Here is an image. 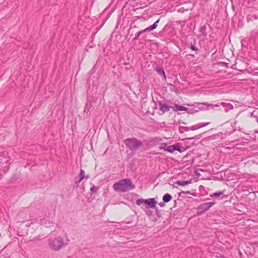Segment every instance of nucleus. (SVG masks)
Instances as JSON below:
<instances>
[{
  "instance_id": "f257e3e1",
  "label": "nucleus",
  "mask_w": 258,
  "mask_h": 258,
  "mask_svg": "<svg viewBox=\"0 0 258 258\" xmlns=\"http://www.w3.org/2000/svg\"><path fill=\"white\" fill-rule=\"evenodd\" d=\"M123 142L126 147L133 153H135L140 149H142V151L147 150L146 148L144 147L143 142L136 138H127Z\"/></svg>"
},
{
  "instance_id": "f03ea898",
  "label": "nucleus",
  "mask_w": 258,
  "mask_h": 258,
  "mask_svg": "<svg viewBox=\"0 0 258 258\" xmlns=\"http://www.w3.org/2000/svg\"><path fill=\"white\" fill-rule=\"evenodd\" d=\"M115 191L118 192H126L133 190L135 186L133 184L130 178H124L118 180L113 185Z\"/></svg>"
},
{
  "instance_id": "7ed1b4c3",
  "label": "nucleus",
  "mask_w": 258,
  "mask_h": 258,
  "mask_svg": "<svg viewBox=\"0 0 258 258\" xmlns=\"http://www.w3.org/2000/svg\"><path fill=\"white\" fill-rule=\"evenodd\" d=\"M49 247L54 251H58L66 244H64L63 238L60 236L53 238H49L48 239Z\"/></svg>"
},
{
  "instance_id": "20e7f679",
  "label": "nucleus",
  "mask_w": 258,
  "mask_h": 258,
  "mask_svg": "<svg viewBox=\"0 0 258 258\" xmlns=\"http://www.w3.org/2000/svg\"><path fill=\"white\" fill-rule=\"evenodd\" d=\"M215 204V202H208L202 204L197 208L198 212L199 213V214H202L205 213V212L209 210V209Z\"/></svg>"
},
{
  "instance_id": "39448f33",
  "label": "nucleus",
  "mask_w": 258,
  "mask_h": 258,
  "mask_svg": "<svg viewBox=\"0 0 258 258\" xmlns=\"http://www.w3.org/2000/svg\"><path fill=\"white\" fill-rule=\"evenodd\" d=\"M145 204L147 205L148 208H155L157 202L154 198H150L147 200H145Z\"/></svg>"
},
{
  "instance_id": "423d86ee",
  "label": "nucleus",
  "mask_w": 258,
  "mask_h": 258,
  "mask_svg": "<svg viewBox=\"0 0 258 258\" xmlns=\"http://www.w3.org/2000/svg\"><path fill=\"white\" fill-rule=\"evenodd\" d=\"M158 103L159 105V110L160 111H162V113L169 111L170 108V106L166 105L161 101H159Z\"/></svg>"
},
{
  "instance_id": "0eeeda50",
  "label": "nucleus",
  "mask_w": 258,
  "mask_h": 258,
  "mask_svg": "<svg viewBox=\"0 0 258 258\" xmlns=\"http://www.w3.org/2000/svg\"><path fill=\"white\" fill-rule=\"evenodd\" d=\"M166 151H168L170 153H172L174 151H180V149L178 145H173L167 146V148L166 149Z\"/></svg>"
},
{
  "instance_id": "6e6552de",
  "label": "nucleus",
  "mask_w": 258,
  "mask_h": 258,
  "mask_svg": "<svg viewBox=\"0 0 258 258\" xmlns=\"http://www.w3.org/2000/svg\"><path fill=\"white\" fill-rule=\"evenodd\" d=\"M160 21V19H158L151 26L146 28L143 30L141 31L140 32H142L143 33L146 32H149L150 31L153 30L154 29H156L157 27V24L159 23Z\"/></svg>"
},
{
  "instance_id": "1a4fd4ad",
  "label": "nucleus",
  "mask_w": 258,
  "mask_h": 258,
  "mask_svg": "<svg viewBox=\"0 0 258 258\" xmlns=\"http://www.w3.org/2000/svg\"><path fill=\"white\" fill-rule=\"evenodd\" d=\"M210 123V122H207L204 123H199L197 125H192L190 127H189V130L195 131L197 129L200 128L201 127L206 126L209 125Z\"/></svg>"
},
{
  "instance_id": "9d476101",
  "label": "nucleus",
  "mask_w": 258,
  "mask_h": 258,
  "mask_svg": "<svg viewBox=\"0 0 258 258\" xmlns=\"http://www.w3.org/2000/svg\"><path fill=\"white\" fill-rule=\"evenodd\" d=\"M155 70L159 75L163 77V80L164 81H165L166 80V77L164 71L162 68L157 67L155 68Z\"/></svg>"
},
{
  "instance_id": "9b49d317",
  "label": "nucleus",
  "mask_w": 258,
  "mask_h": 258,
  "mask_svg": "<svg viewBox=\"0 0 258 258\" xmlns=\"http://www.w3.org/2000/svg\"><path fill=\"white\" fill-rule=\"evenodd\" d=\"M41 223L43 225L46 227H50L53 225V223L52 221H51L50 220L46 219H43Z\"/></svg>"
},
{
  "instance_id": "f8f14e48",
  "label": "nucleus",
  "mask_w": 258,
  "mask_h": 258,
  "mask_svg": "<svg viewBox=\"0 0 258 258\" xmlns=\"http://www.w3.org/2000/svg\"><path fill=\"white\" fill-rule=\"evenodd\" d=\"M191 183V181L190 180H186V181H180L178 180L175 182V184L178 185H181V186H185L186 185H188Z\"/></svg>"
},
{
  "instance_id": "ddd939ff",
  "label": "nucleus",
  "mask_w": 258,
  "mask_h": 258,
  "mask_svg": "<svg viewBox=\"0 0 258 258\" xmlns=\"http://www.w3.org/2000/svg\"><path fill=\"white\" fill-rule=\"evenodd\" d=\"M207 26L206 25H203L201 26L200 28V32L202 34V35L203 36H206L207 35V33L206 31Z\"/></svg>"
},
{
  "instance_id": "4468645a",
  "label": "nucleus",
  "mask_w": 258,
  "mask_h": 258,
  "mask_svg": "<svg viewBox=\"0 0 258 258\" xmlns=\"http://www.w3.org/2000/svg\"><path fill=\"white\" fill-rule=\"evenodd\" d=\"M172 199V196L168 193H166L163 197V201L164 202L168 203Z\"/></svg>"
},
{
  "instance_id": "2eb2a0df",
  "label": "nucleus",
  "mask_w": 258,
  "mask_h": 258,
  "mask_svg": "<svg viewBox=\"0 0 258 258\" xmlns=\"http://www.w3.org/2000/svg\"><path fill=\"white\" fill-rule=\"evenodd\" d=\"M85 178H86V179H88L89 178V176L87 175L85 177V172L84 170L83 169H81L80 173L79 174L80 181L83 180V179Z\"/></svg>"
},
{
  "instance_id": "dca6fc26",
  "label": "nucleus",
  "mask_w": 258,
  "mask_h": 258,
  "mask_svg": "<svg viewBox=\"0 0 258 258\" xmlns=\"http://www.w3.org/2000/svg\"><path fill=\"white\" fill-rule=\"evenodd\" d=\"M224 194V191H219L215 193H213V194L210 195L211 197H218L220 196L221 195H222Z\"/></svg>"
},
{
  "instance_id": "f3484780",
  "label": "nucleus",
  "mask_w": 258,
  "mask_h": 258,
  "mask_svg": "<svg viewBox=\"0 0 258 258\" xmlns=\"http://www.w3.org/2000/svg\"><path fill=\"white\" fill-rule=\"evenodd\" d=\"M175 107L177 110L180 111H185L187 109L186 107L183 106H180L177 104H175Z\"/></svg>"
},
{
  "instance_id": "a211bd4d",
  "label": "nucleus",
  "mask_w": 258,
  "mask_h": 258,
  "mask_svg": "<svg viewBox=\"0 0 258 258\" xmlns=\"http://www.w3.org/2000/svg\"><path fill=\"white\" fill-rule=\"evenodd\" d=\"M258 17L256 15H252V16H248L246 18L247 21L249 22L250 21H252L253 20L257 19Z\"/></svg>"
},
{
  "instance_id": "6ab92c4d",
  "label": "nucleus",
  "mask_w": 258,
  "mask_h": 258,
  "mask_svg": "<svg viewBox=\"0 0 258 258\" xmlns=\"http://www.w3.org/2000/svg\"><path fill=\"white\" fill-rule=\"evenodd\" d=\"M221 105H222L223 107H227L229 109L233 108V105L229 103L222 102L221 103Z\"/></svg>"
},
{
  "instance_id": "aec40b11",
  "label": "nucleus",
  "mask_w": 258,
  "mask_h": 258,
  "mask_svg": "<svg viewBox=\"0 0 258 258\" xmlns=\"http://www.w3.org/2000/svg\"><path fill=\"white\" fill-rule=\"evenodd\" d=\"M145 199H140L136 201V204L138 206H140L142 204H145Z\"/></svg>"
},
{
  "instance_id": "412c9836",
  "label": "nucleus",
  "mask_w": 258,
  "mask_h": 258,
  "mask_svg": "<svg viewBox=\"0 0 258 258\" xmlns=\"http://www.w3.org/2000/svg\"><path fill=\"white\" fill-rule=\"evenodd\" d=\"M98 189V188L96 186H94V185H93L91 188H90V191L93 192V193H96L97 191V190Z\"/></svg>"
},
{
  "instance_id": "4be33fe9",
  "label": "nucleus",
  "mask_w": 258,
  "mask_h": 258,
  "mask_svg": "<svg viewBox=\"0 0 258 258\" xmlns=\"http://www.w3.org/2000/svg\"><path fill=\"white\" fill-rule=\"evenodd\" d=\"M167 145L166 143H162L161 145L159 147V149H163L166 151V149L167 148Z\"/></svg>"
},
{
  "instance_id": "5701e85b",
  "label": "nucleus",
  "mask_w": 258,
  "mask_h": 258,
  "mask_svg": "<svg viewBox=\"0 0 258 258\" xmlns=\"http://www.w3.org/2000/svg\"><path fill=\"white\" fill-rule=\"evenodd\" d=\"M141 34H142V32H140V31L138 32L136 34V35H135V37L134 38V40H137V39L139 38V37L140 35Z\"/></svg>"
},
{
  "instance_id": "b1692460",
  "label": "nucleus",
  "mask_w": 258,
  "mask_h": 258,
  "mask_svg": "<svg viewBox=\"0 0 258 258\" xmlns=\"http://www.w3.org/2000/svg\"><path fill=\"white\" fill-rule=\"evenodd\" d=\"M189 48L192 50H194V51H198V48L196 47L195 46H194V45H192L191 44L190 45Z\"/></svg>"
},
{
  "instance_id": "393cba45",
  "label": "nucleus",
  "mask_w": 258,
  "mask_h": 258,
  "mask_svg": "<svg viewBox=\"0 0 258 258\" xmlns=\"http://www.w3.org/2000/svg\"><path fill=\"white\" fill-rule=\"evenodd\" d=\"M180 126L181 127L182 130H183V131H185L186 132H187V131H189V127H187V126Z\"/></svg>"
},
{
  "instance_id": "a878e982",
  "label": "nucleus",
  "mask_w": 258,
  "mask_h": 258,
  "mask_svg": "<svg viewBox=\"0 0 258 258\" xmlns=\"http://www.w3.org/2000/svg\"><path fill=\"white\" fill-rule=\"evenodd\" d=\"M26 214L25 213H24V212H20L19 213V214H18V217H23L25 215H26Z\"/></svg>"
},
{
  "instance_id": "bb28decb",
  "label": "nucleus",
  "mask_w": 258,
  "mask_h": 258,
  "mask_svg": "<svg viewBox=\"0 0 258 258\" xmlns=\"http://www.w3.org/2000/svg\"><path fill=\"white\" fill-rule=\"evenodd\" d=\"M147 215L148 216L151 215L152 214V212L150 210H148L146 212Z\"/></svg>"
},
{
  "instance_id": "cd10ccee",
  "label": "nucleus",
  "mask_w": 258,
  "mask_h": 258,
  "mask_svg": "<svg viewBox=\"0 0 258 258\" xmlns=\"http://www.w3.org/2000/svg\"><path fill=\"white\" fill-rule=\"evenodd\" d=\"M179 132L181 134H182L184 132L183 130H182L181 126H179Z\"/></svg>"
},
{
  "instance_id": "c85d7f7f",
  "label": "nucleus",
  "mask_w": 258,
  "mask_h": 258,
  "mask_svg": "<svg viewBox=\"0 0 258 258\" xmlns=\"http://www.w3.org/2000/svg\"><path fill=\"white\" fill-rule=\"evenodd\" d=\"M165 202H161L159 204V205L161 207H163L164 206H165V204H164Z\"/></svg>"
},
{
  "instance_id": "c756f323",
  "label": "nucleus",
  "mask_w": 258,
  "mask_h": 258,
  "mask_svg": "<svg viewBox=\"0 0 258 258\" xmlns=\"http://www.w3.org/2000/svg\"><path fill=\"white\" fill-rule=\"evenodd\" d=\"M81 181H80V178L78 180H76L75 182V184H76L77 186H78V184L81 182Z\"/></svg>"
},
{
  "instance_id": "7c9ffc66",
  "label": "nucleus",
  "mask_w": 258,
  "mask_h": 258,
  "mask_svg": "<svg viewBox=\"0 0 258 258\" xmlns=\"http://www.w3.org/2000/svg\"><path fill=\"white\" fill-rule=\"evenodd\" d=\"M161 139L160 138H155L153 140V141H161Z\"/></svg>"
},
{
  "instance_id": "2f4dec72",
  "label": "nucleus",
  "mask_w": 258,
  "mask_h": 258,
  "mask_svg": "<svg viewBox=\"0 0 258 258\" xmlns=\"http://www.w3.org/2000/svg\"><path fill=\"white\" fill-rule=\"evenodd\" d=\"M181 193H183V194H189L190 192L189 191H182L180 194L179 195H180Z\"/></svg>"
},
{
  "instance_id": "473e14b6",
  "label": "nucleus",
  "mask_w": 258,
  "mask_h": 258,
  "mask_svg": "<svg viewBox=\"0 0 258 258\" xmlns=\"http://www.w3.org/2000/svg\"><path fill=\"white\" fill-rule=\"evenodd\" d=\"M236 121H234L232 124H231V125L232 127H233L234 126H235L236 124Z\"/></svg>"
},
{
  "instance_id": "72a5a7b5",
  "label": "nucleus",
  "mask_w": 258,
  "mask_h": 258,
  "mask_svg": "<svg viewBox=\"0 0 258 258\" xmlns=\"http://www.w3.org/2000/svg\"><path fill=\"white\" fill-rule=\"evenodd\" d=\"M195 138L194 137H192V138H187L188 140H191V139H194Z\"/></svg>"
},
{
  "instance_id": "f704fd0d",
  "label": "nucleus",
  "mask_w": 258,
  "mask_h": 258,
  "mask_svg": "<svg viewBox=\"0 0 258 258\" xmlns=\"http://www.w3.org/2000/svg\"><path fill=\"white\" fill-rule=\"evenodd\" d=\"M6 163H7H7H8V162H9V163H10V162H9V160H7V161H6Z\"/></svg>"
},
{
  "instance_id": "c9c22d12",
  "label": "nucleus",
  "mask_w": 258,
  "mask_h": 258,
  "mask_svg": "<svg viewBox=\"0 0 258 258\" xmlns=\"http://www.w3.org/2000/svg\"><path fill=\"white\" fill-rule=\"evenodd\" d=\"M200 136H201L200 135H199V136H197L198 137L197 138H200Z\"/></svg>"
},
{
  "instance_id": "e433bc0d",
  "label": "nucleus",
  "mask_w": 258,
  "mask_h": 258,
  "mask_svg": "<svg viewBox=\"0 0 258 258\" xmlns=\"http://www.w3.org/2000/svg\"><path fill=\"white\" fill-rule=\"evenodd\" d=\"M256 121H257V122L258 123V117H257V118H256Z\"/></svg>"
}]
</instances>
